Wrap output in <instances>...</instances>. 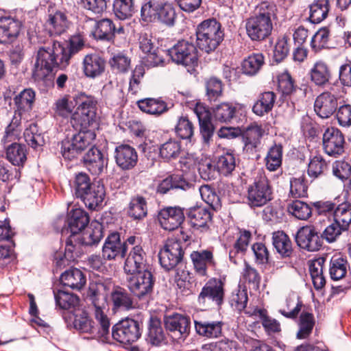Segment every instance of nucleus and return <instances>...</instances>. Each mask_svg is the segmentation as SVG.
I'll return each instance as SVG.
<instances>
[{"mask_svg": "<svg viewBox=\"0 0 351 351\" xmlns=\"http://www.w3.org/2000/svg\"><path fill=\"white\" fill-rule=\"evenodd\" d=\"M104 237L101 223H92L82 234L70 235L66 241L64 253L56 252L53 264L56 271L75 263L83 254L82 246H97Z\"/></svg>", "mask_w": 351, "mask_h": 351, "instance_id": "nucleus-1", "label": "nucleus"}, {"mask_svg": "<svg viewBox=\"0 0 351 351\" xmlns=\"http://www.w3.org/2000/svg\"><path fill=\"white\" fill-rule=\"evenodd\" d=\"M64 46L58 41L51 40L38 47L35 63L32 69V77L35 81H43L58 68L64 69L67 62L62 58Z\"/></svg>", "mask_w": 351, "mask_h": 351, "instance_id": "nucleus-2", "label": "nucleus"}, {"mask_svg": "<svg viewBox=\"0 0 351 351\" xmlns=\"http://www.w3.org/2000/svg\"><path fill=\"white\" fill-rule=\"evenodd\" d=\"M276 11L272 2L263 1L256 7L253 14L245 21L246 34L251 40L262 41L270 36Z\"/></svg>", "mask_w": 351, "mask_h": 351, "instance_id": "nucleus-3", "label": "nucleus"}, {"mask_svg": "<svg viewBox=\"0 0 351 351\" xmlns=\"http://www.w3.org/2000/svg\"><path fill=\"white\" fill-rule=\"evenodd\" d=\"M72 127L75 132L71 137L68 136L61 143V154L65 160H68L76 158L87 147L91 146L96 137L95 132L89 130V127L84 128L81 125H72Z\"/></svg>", "mask_w": 351, "mask_h": 351, "instance_id": "nucleus-4", "label": "nucleus"}, {"mask_svg": "<svg viewBox=\"0 0 351 351\" xmlns=\"http://www.w3.org/2000/svg\"><path fill=\"white\" fill-rule=\"evenodd\" d=\"M223 38L224 32L221 24L215 19L204 20L197 27V46L207 53L215 51Z\"/></svg>", "mask_w": 351, "mask_h": 351, "instance_id": "nucleus-5", "label": "nucleus"}, {"mask_svg": "<svg viewBox=\"0 0 351 351\" xmlns=\"http://www.w3.org/2000/svg\"><path fill=\"white\" fill-rule=\"evenodd\" d=\"M126 285L133 297L141 302L138 308L147 306L152 297L155 280L150 271L126 274Z\"/></svg>", "mask_w": 351, "mask_h": 351, "instance_id": "nucleus-6", "label": "nucleus"}, {"mask_svg": "<svg viewBox=\"0 0 351 351\" xmlns=\"http://www.w3.org/2000/svg\"><path fill=\"white\" fill-rule=\"evenodd\" d=\"M75 99L76 106H78L71 116V125H81L84 128L90 127L96 117L97 99L95 97L87 95L84 93L76 94Z\"/></svg>", "mask_w": 351, "mask_h": 351, "instance_id": "nucleus-7", "label": "nucleus"}, {"mask_svg": "<svg viewBox=\"0 0 351 351\" xmlns=\"http://www.w3.org/2000/svg\"><path fill=\"white\" fill-rule=\"evenodd\" d=\"M104 285L101 282L90 283L87 291L86 300L93 306V314L97 322H99L104 330L110 326V319L105 313L106 297L101 293Z\"/></svg>", "mask_w": 351, "mask_h": 351, "instance_id": "nucleus-8", "label": "nucleus"}, {"mask_svg": "<svg viewBox=\"0 0 351 351\" xmlns=\"http://www.w3.org/2000/svg\"><path fill=\"white\" fill-rule=\"evenodd\" d=\"M167 51L172 62L178 65L192 67L197 64V49L191 42L179 40Z\"/></svg>", "mask_w": 351, "mask_h": 351, "instance_id": "nucleus-9", "label": "nucleus"}, {"mask_svg": "<svg viewBox=\"0 0 351 351\" xmlns=\"http://www.w3.org/2000/svg\"><path fill=\"white\" fill-rule=\"evenodd\" d=\"M140 323L130 318H125L114 325L111 335L117 341L123 344H132L141 336Z\"/></svg>", "mask_w": 351, "mask_h": 351, "instance_id": "nucleus-10", "label": "nucleus"}, {"mask_svg": "<svg viewBox=\"0 0 351 351\" xmlns=\"http://www.w3.org/2000/svg\"><path fill=\"white\" fill-rule=\"evenodd\" d=\"M225 296L224 283L220 279L211 278L202 287L197 297V302L204 307H220Z\"/></svg>", "mask_w": 351, "mask_h": 351, "instance_id": "nucleus-11", "label": "nucleus"}, {"mask_svg": "<svg viewBox=\"0 0 351 351\" xmlns=\"http://www.w3.org/2000/svg\"><path fill=\"white\" fill-rule=\"evenodd\" d=\"M184 251L176 240L167 239L158 253L159 263L165 271L174 269L183 259Z\"/></svg>", "mask_w": 351, "mask_h": 351, "instance_id": "nucleus-12", "label": "nucleus"}, {"mask_svg": "<svg viewBox=\"0 0 351 351\" xmlns=\"http://www.w3.org/2000/svg\"><path fill=\"white\" fill-rule=\"evenodd\" d=\"M248 204L252 208L261 207L272 199V189L266 179L256 180L247 189Z\"/></svg>", "mask_w": 351, "mask_h": 351, "instance_id": "nucleus-13", "label": "nucleus"}, {"mask_svg": "<svg viewBox=\"0 0 351 351\" xmlns=\"http://www.w3.org/2000/svg\"><path fill=\"white\" fill-rule=\"evenodd\" d=\"M322 145L326 154L337 157L344 152V136L338 128H327L323 134Z\"/></svg>", "mask_w": 351, "mask_h": 351, "instance_id": "nucleus-14", "label": "nucleus"}, {"mask_svg": "<svg viewBox=\"0 0 351 351\" xmlns=\"http://www.w3.org/2000/svg\"><path fill=\"white\" fill-rule=\"evenodd\" d=\"M104 258L108 261L123 259L127 255V249L118 232H112L106 238L101 249Z\"/></svg>", "mask_w": 351, "mask_h": 351, "instance_id": "nucleus-15", "label": "nucleus"}, {"mask_svg": "<svg viewBox=\"0 0 351 351\" xmlns=\"http://www.w3.org/2000/svg\"><path fill=\"white\" fill-rule=\"evenodd\" d=\"M73 317V326L80 332L88 333L94 337L108 339L110 335V326H108L105 330H103L99 322H97V325L96 326H93L92 320L89 319L85 311L75 314Z\"/></svg>", "mask_w": 351, "mask_h": 351, "instance_id": "nucleus-16", "label": "nucleus"}, {"mask_svg": "<svg viewBox=\"0 0 351 351\" xmlns=\"http://www.w3.org/2000/svg\"><path fill=\"white\" fill-rule=\"evenodd\" d=\"M265 134L261 124L254 122L250 124L243 134V152L249 156H254L259 152L261 139Z\"/></svg>", "mask_w": 351, "mask_h": 351, "instance_id": "nucleus-17", "label": "nucleus"}, {"mask_svg": "<svg viewBox=\"0 0 351 351\" xmlns=\"http://www.w3.org/2000/svg\"><path fill=\"white\" fill-rule=\"evenodd\" d=\"M295 241L300 248L308 252L319 250L323 244L321 235L313 226L300 228L297 232Z\"/></svg>", "mask_w": 351, "mask_h": 351, "instance_id": "nucleus-18", "label": "nucleus"}, {"mask_svg": "<svg viewBox=\"0 0 351 351\" xmlns=\"http://www.w3.org/2000/svg\"><path fill=\"white\" fill-rule=\"evenodd\" d=\"M184 218V209L180 206L165 207L158 214L160 226L169 231L178 228L183 223Z\"/></svg>", "mask_w": 351, "mask_h": 351, "instance_id": "nucleus-19", "label": "nucleus"}, {"mask_svg": "<svg viewBox=\"0 0 351 351\" xmlns=\"http://www.w3.org/2000/svg\"><path fill=\"white\" fill-rule=\"evenodd\" d=\"M115 162L122 170L133 169L138 161L136 149L128 144H118L114 149Z\"/></svg>", "mask_w": 351, "mask_h": 351, "instance_id": "nucleus-20", "label": "nucleus"}, {"mask_svg": "<svg viewBox=\"0 0 351 351\" xmlns=\"http://www.w3.org/2000/svg\"><path fill=\"white\" fill-rule=\"evenodd\" d=\"M22 22L12 16L0 17V43L10 44L19 35Z\"/></svg>", "mask_w": 351, "mask_h": 351, "instance_id": "nucleus-21", "label": "nucleus"}, {"mask_svg": "<svg viewBox=\"0 0 351 351\" xmlns=\"http://www.w3.org/2000/svg\"><path fill=\"white\" fill-rule=\"evenodd\" d=\"M125 274L149 271L147 265V255L143 247H131L123 267Z\"/></svg>", "mask_w": 351, "mask_h": 351, "instance_id": "nucleus-22", "label": "nucleus"}, {"mask_svg": "<svg viewBox=\"0 0 351 351\" xmlns=\"http://www.w3.org/2000/svg\"><path fill=\"white\" fill-rule=\"evenodd\" d=\"M164 322L166 330L173 332L178 338H186L190 333L191 319L189 317L174 313L165 316Z\"/></svg>", "mask_w": 351, "mask_h": 351, "instance_id": "nucleus-23", "label": "nucleus"}, {"mask_svg": "<svg viewBox=\"0 0 351 351\" xmlns=\"http://www.w3.org/2000/svg\"><path fill=\"white\" fill-rule=\"evenodd\" d=\"M337 97L330 92H324L316 98L314 110L322 119L330 117L337 109Z\"/></svg>", "mask_w": 351, "mask_h": 351, "instance_id": "nucleus-24", "label": "nucleus"}, {"mask_svg": "<svg viewBox=\"0 0 351 351\" xmlns=\"http://www.w3.org/2000/svg\"><path fill=\"white\" fill-rule=\"evenodd\" d=\"M83 162L93 175H99L107 166V160L102 152L95 146H91L83 156Z\"/></svg>", "mask_w": 351, "mask_h": 351, "instance_id": "nucleus-25", "label": "nucleus"}, {"mask_svg": "<svg viewBox=\"0 0 351 351\" xmlns=\"http://www.w3.org/2000/svg\"><path fill=\"white\" fill-rule=\"evenodd\" d=\"M188 217L193 228L201 232H206L209 230L212 221V215L209 208L202 206L192 208L189 212Z\"/></svg>", "mask_w": 351, "mask_h": 351, "instance_id": "nucleus-26", "label": "nucleus"}, {"mask_svg": "<svg viewBox=\"0 0 351 351\" xmlns=\"http://www.w3.org/2000/svg\"><path fill=\"white\" fill-rule=\"evenodd\" d=\"M110 298L112 304V310L114 313L119 311H130L136 308L130 294L121 287L114 288Z\"/></svg>", "mask_w": 351, "mask_h": 351, "instance_id": "nucleus-27", "label": "nucleus"}, {"mask_svg": "<svg viewBox=\"0 0 351 351\" xmlns=\"http://www.w3.org/2000/svg\"><path fill=\"white\" fill-rule=\"evenodd\" d=\"M36 101V92L32 88H25L16 95L13 101L15 106V114L23 116L32 111Z\"/></svg>", "mask_w": 351, "mask_h": 351, "instance_id": "nucleus-28", "label": "nucleus"}, {"mask_svg": "<svg viewBox=\"0 0 351 351\" xmlns=\"http://www.w3.org/2000/svg\"><path fill=\"white\" fill-rule=\"evenodd\" d=\"M115 34H124V28L119 24V27L108 19H104L97 23L94 36L97 40L110 41Z\"/></svg>", "mask_w": 351, "mask_h": 351, "instance_id": "nucleus-29", "label": "nucleus"}, {"mask_svg": "<svg viewBox=\"0 0 351 351\" xmlns=\"http://www.w3.org/2000/svg\"><path fill=\"white\" fill-rule=\"evenodd\" d=\"M191 258L196 272L200 276H206L207 268L215 266L213 252L208 250L193 251Z\"/></svg>", "mask_w": 351, "mask_h": 351, "instance_id": "nucleus-30", "label": "nucleus"}, {"mask_svg": "<svg viewBox=\"0 0 351 351\" xmlns=\"http://www.w3.org/2000/svg\"><path fill=\"white\" fill-rule=\"evenodd\" d=\"M197 334L207 339H215L222 334L223 323L221 321H194Z\"/></svg>", "mask_w": 351, "mask_h": 351, "instance_id": "nucleus-31", "label": "nucleus"}, {"mask_svg": "<svg viewBox=\"0 0 351 351\" xmlns=\"http://www.w3.org/2000/svg\"><path fill=\"white\" fill-rule=\"evenodd\" d=\"M105 66V60L97 53L88 54L83 60L84 73L88 77L95 78L101 75Z\"/></svg>", "mask_w": 351, "mask_h": 351, "instance_id": "nucleus-32", "label": "nucleus"}, {"mask_svg": "<svg viewBox=\"0 0 351 351\" xmlns=\"http://www.w3.org/2000/svg\"><path fill=\"white\" fill-rule=\"evenodd\" d=\"M105 195L104 184L97 182L93 183V186L80 199L88 208L96 210L101 206Z\"/></svg>", "mask_w": 351, "mask_h": 351, "instance_id": "nucleus-33", "label": "nucleus"}, {"mask_svg": "<svg viewBox=\"0 0 351 351\" xmlns=\"http://www.w3.org/2000/svg\"><path fill=\"white\" fill-rule=\"evenodd\" d=\"M69 23L66 14L60 10L49 14L46 22L49 34L55 36H59L65 32Z\"/></svg>", "mask_w": 351, "mask_h": 351, "instance_id": "nucleus-34", "label": "nucleus"}, {"mask_svg": "<svg viewBox=\"0 0 351 351\" xmlns=\"http://www.w3.org/2000/svg\"><path fill=\"white\" fill-rule=\"evenodd\" d=\"M61 283L72 289L80 290L86 282L84 274L79 269L71 268L62 273L60 278Z\"/></svg>", "mask_w": 351, "mask_h": 351, "instance_id": "nucleus-35", "label": "nucleus"}, {"mask_svg": "<svg viewBox=\"0 0 351 351\" xmlns=\"http://www.w3.org/2000/svg\"><path fill=\"white\" fill-rule=\"evenodd\" d=\"M175 282L177 292L182 295L188 296L195 291L196 282L187 270L178 269L175 276Z\"/></svg>", "mask_w": 351, "mask_h": 351, "instance_id": "nucleus-36", "label": "nucleus"}, {"mask_svg": "<svg viewBox=\"0 0 351 351\" xmlns=\"http://www.w3.org/2000/svg\"><path fill=\"white\" fill-rule=\"evenodd\" d=\"M90 221L88 213L81 208L73 209L69 215L68 226L71 235H77L84 230Z\"/></svg>", "mask_w": 351, "mask_h": 351, "instance_id": "nucleus-37", "label": "nucleus"}, {"mask_svg": "<svg viewBox=\"0 0 351 351\" xmlns=\"http://www.w3.org/2000/svg\"><path fill=\"white\" fill-rule=\"evenodd\" d=\"M148 208L146 199L141 195H134L130 198L127 214L134 220H142L147 215Z\"/></svg>", "mask_w": 351, "mask_h": 351, "instance_id": "nucleus-38", "label": "nucleus"}, {"mask_svg": "<svg viewBox=\"0 0 351 351\" xmlns=\"http://www.w3.org/2000/svg\"><path fill=\"white\" fill-rule=\"evenodd\" d=\"M276 100V95L273 91L261 93L252 107V111L258 116L263 117L272 110Z\"/></svg>", "mask_w": 351, "mask_h": 351, "instance_id": "nucleus-39", "label": "nucleus"}, {"mask_svg": "<svg viewBox=\"0 0 351 351\" xmlns=\"http://www.w3.org/2000/svg\"><path fill=\"white\" fill-rule=\"evenodd\" d=\"M147 340L153 346H160L165 341V334L160 319L156 316H151L148 322Z\"/></svg>", "mask_w": 351, "mask_h": 351, "instance_id": "nucleus-40", "label": "nucleus"}, {"mask_svg": "<svg viewBox=\"0 0 351 351\" xmlns=\"http://www.w3.org/2000/svg\"><path fill=\"white\" fill-rule=\"evenodd\" d=\"M27 148L25 145L13 143L6 148L8 160L14 166L23 167L27 160Z\"/></svg>", "mask_w": 351, "mask_h": 351, "instance_id": "nucleus-41", "label": "nucleus"}, {"mask_svg": "<svg viewBox=\"0 0 351 351\" xmlns=\"http://www.w3.org/2000/svg\"><path fill=\"white\" fill-rule=\"evenodd\" d=\"M325 261V258H319L312 261L309 264V272L316 290L322 289L326 285V278L324 276Z\"/></svg>", "mask_w": 351, "mask_h": 351, "instance_id": "nucleus-42", "label": "nucleus"}, {"mask_svg": "<svg viewBox=\"0 0 351 351\" xmlns=\"http://www.w3.org/2000/svg\"><path fill=\"white\" fill-rule=\"evenodd\" d=\"M328 164L320 154L310 158L308 164L307 174L313 180L321 178L327 174Z\"/></svg>", "mask_w": 351, "mask_h": 351, "instance_id": "nucleus-43", "label": "nucleus"}, {"mask_svg": "<svg viewBox=\"0 0 351 351\" xmlns=\"http://www.w3.org/2000/svg\"><path fill=\"white\" fill-rule=\"evenodd\" d=\"M137 105L143 112L156 116L168 110L167 104L160 99L145 98L138 101Z\"/></svg>", "mask_w": 351, "mask_h": 351, "instance_id": "nucleus-44", "label": "nucleus"}, {"mask_svg": "<svg viewBox=\"0 0 351 351\" xmlns=\"http://www.w3.org/2000/svg\"><path fill=\"white\" fill-rule=\"evenodd\" d=\"M330 10L329 0H314L309 5V20L312 23L324 21Z\"/></svg>", "mask_w": 351, "mask_h": 351, "instance_id": "nucleus-45", "label": "nucleus"}, {"mask_svg": "<svg viewBox=\"0 0 351 351\" xmlns=\"http://www.w3.org/2000/svg\"><path fill=\"white\" fill-rule=\"evenodd\" d=\"M315 324V320L313 314L302 311L298 321L299 330L296 334L297 338L299 339L308 338L312 333Z\"/></svg>", "mask_w": 351, "mask_h": 351, "instance_id": "nucleus-46", "label": "nucleus"}, {"mask_svg": "<svg viewBox=\"0 0 351 351\" xmlns=\"http://www.w3.org/2000/svg\"><path fill=\"white\" fill-rule=\"evenodd\" d=\"M265 64V57L261 53L250 55L241 64L243 73L254 76L256 75Z\"/></svg>", "mask_w": 351, "mask_h": 351, "instance_id": "nucleus-47", "label": "nucleus"}, {"mask_svg": "<svg viewBox=\"0 0 351 351\" xmlns=\"http://www.w3.org/2000/svg\"><path fill=\"white\" fill-rule=\"evenodd\" d=\"M194 130L193 123L189 119L188 117L182 116L178 118L175 127V132L180 138L193 143L195 141Z\"/></svg>", "mask_w": 351, "mask_h": 351, "instance_id": "nucleus-48", "label": "nucleus"}, {"mask_svg": "<svg viewBox=\"0 0 351 351\" xmlns=\"http://www.w3.org/2000/svg\"><path fill=\"white\" fill-rule=\"evenodd\" d=\"M214 119L221 123H229L234 117L237 108L230 102H222L212 108Z\"/></svg>", "mask_w": 351, "mask_h": 351, "instance_id": "nucleus-49", "label": "nucleus"}, {"mask_svg": "<svg viewBox=\"0 0 351 351\" xmlns=\"http://www.w3.org/2000/svg\"><path fill=\"white\" fill-rule=\"evenodd\" d=\"M76 106L75 95H65L56 100L52 107L54 113L59 117H67Z\"/></svg>", "mask_w": 351, "mask_h": 351, "instance_id": "nucleus-50", "label": "nucleus"}, {"mask_svg": "<svg viewBox=\"0 0 351 351\" xmlns=\"http://www.w3.org/2000/svg\"><path fill=\"white\" fill-rule=\"evenodd\" d=\"M236 158L232 152H226L219 156L216 162L217 172L224 176H229L236 168Z\"/></svg>", "mask_w": 351, "mask_h": 351, "instance_id": "nucleus-51", "label": "nucleus"}, {"mask_svg": "<svg viewBox=\"0 0 351 351\" xmlns=\"http://www.w3.org/2000/svg\"><path fill=\"white\" fill-rule=\"evenodd\" d=\"M349 264L343 257H332L330 261L329 274L333 280H339L346 276Z\"/></svg>", "mask_w": 351, "mask_h": 351, "instance_id": "nucleus-52", "label": "nucleus"}, {"mask_svg": "<svg viewBox=\"0 0 351 351\" xmlns=\"http://www.w3.org/2000/svg\"><path fill=\"white\" fill-rule=\"evenodd\" d=\"M311 80L317 86H323L330 77L328 66L324 62H317L311 69Z\"/></svg>", "mask_w": 351, "mask_h": 351, "instance_id": "nucleus-53", "label": "nucleus"}, {"mask_svg": "<svg viewBox=\"0 0 351 351\" xmlns=\"http://www.w3.org/2000/svg\"><path fill=\"white\" fill-rule=\"evenodd\" d=\"M266 168L270 171H276L282 165V146L274 144L269 148L265 158Z\"/></svg>", "mask_w": 351, "mask_h": 351, "instance_id": "nucleus-54", "label": "nucleus"}, {"mask_svg": "<svg viewBox=\"0 0 351 351\" xmlns=\"http://www.w3.org/2000/svg\"><path fill=\"white\" fill-rule=\"evenodd\" d=\"M333 220L348 231L351 223V204H339L334 210Z\"/></svg>", "mask_w": 351, "mask_h": 351, "instance_id": "nucleus-55", "label": "nucleus"}, {"mask_svg": "<svg viewBox=\"0 0 351 351\" xmlns=\"http://www.w3.org/2000/svg\"><path fill=\"white\" fill-rule=\"evenodd\" d=\"M160 3L156 0H145L141 8V20L145 23L156 22Z\"/></svg>", "mask_w": 351, "mask_h": 351, "instance_id": "nucleus-56", "label": "nucleus"}, {"mask_svg": "<svg viewBox=\"0 0 351 351\" xmlns=\"http://www.w3.org/2000/svg\"><path fill=\"white\" fill-rule=\"evenodd\" d=\"M273 245L282 256L289 257L291 254V241L284 232L278 231L274 233Z\"/></svg>", "mask_w": 351, "mask_h": 351, "instance_id": "nucleus-57", "label": "nucleus"}, {"mask_svg": "<svg viewBox=\"0 0 351 351\" xmlns=\"http://www.w3.org/2000/svg\"><path fill=\"white\" fill-rule=\"evenodd\" d=\"M54 297L56 305L64 310L75 308L80 302V299L76 295L63 290L54 292Z\"/></svg>", "mask_w": 351, "mask_h": 351, "instance_id": "nucleus-58", "label": "nucleus"}, {"mask_svg": "<svg viewBox=\"0 0 351 351\" xmlns=\"http://www.w3.org/2000/svg\"><path fill=\"white\" fill-rule=\"evenodd\" d=\"M287 211L300 220H306L312 215L311 207L306 202L297 199L288 204Z\"/></svg>", "mask_w": 351, "mask_h": 351, "instance_id": "nucleus-59", "label": "nucleus"}, {"mask_svg": "<svg viewBox=\"0 0 351 351\" xmlns=\"http://www.w3.org/2000/svg\"><path fill=\"white\" fill-rule=\"evenodd\" d=\"M176 17V9L173 5L161 2L156 21L166 26L171 27L174 25Z\"/></svg>", "mask_w": 351, "mask_h": 351, "instance_id": "nucleus-60", "label": "nucleus"}, {"mask_svg": "<svg viewBox=\"0 0 351 351\" xmlns=\"http://www.w3.org/2000/svg\"><path fill=\"white\" fill-rule=\"evenodd\" d=\"M84 42L83 36L80 34L73 35L70 38L67 47H64L62 58L64 60V62L69 64L71 57L84 48Z\"/></svg>", "mask_w": 351, "mask_h": 351, "instance_id": "nucleus-61", "label": "nucleus"}, {"mask_svg": "<svg viewBox=\"0 0 351 351\" xmlns=\"http://www.w3.org/2000/svg\"><path fill=\"white\" fill-rule=\"evenodd\" d=\"M135 10L133 0H114L113 12L120 20L127 19L132 16Z\"/></svg>", "mask_w": 351, "mask_h": 351, "instance_id": "nucleus-62", "label": "nucleus"}, {"mask_svg": "<svg viewBox=\"0 0 351 351\" xmlns=\"http://www.w3.org/2000/svg\"><path fill=\"white\" fill-rule=\"evenodd\" d=\"M285 215L284 209L278 202L267 206L263 210V219L267 222L276 223L280 222Z\"/></svg>", "mask_w": 351, "mask_h": 351, "instance_id": "nucleus-63", "label": "nucleus"}, {"mask_svg": "<svg viewBox=\"0 0 351 351\" xmlns=\"http://www.w3.org/2000/svg\"><path fill=\"white\" fill-rule=\"evenodd\" d=\"M239 343L237 341L224 338L220 341L204 344V351H237Z\"/></svg>", "mask_w": 351, "mask_h": 351, "instance_id": "nucleus-64", "label": "nucleus"}]
</instances>
